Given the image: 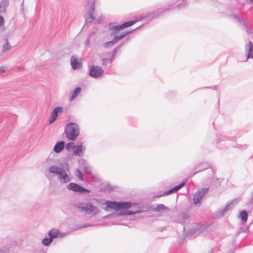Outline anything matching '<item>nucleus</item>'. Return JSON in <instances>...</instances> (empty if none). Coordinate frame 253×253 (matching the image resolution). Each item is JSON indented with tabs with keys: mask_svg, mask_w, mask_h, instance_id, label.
<instances>
[{
	"mask_svg": "<svg viewBox=\"0 0 253 253\" xmlns=\"http://www.w3.org/2000/svg\"><path fill=\"white\" fill-rule=\"evenodd\" d=\"M65 132L68 139L75 140L79 135V127L75 123H69L66 126Z\"/></svg>",
	"mask_w": 253,
	"mask_h": 253,
	"instance_id": "1",
	"label": "nucleus"
},
{
	"mask_svg": "<svg viewBox=\"0 0 253 253\" xmlns=\"http://www.w3.org/2000/svg\"><path fill=\"white\" fill-rule=\"evenodd\" d=\"M76 208L85 214H95L97 212V208L91 203H81L76 206Z\"/></svg>",
	"mask_w": 253,
	"mask_h": 253,
	"instance_id": "2",
	"label": "nucleus"
},
{
	"mask_svg": "<svg viewBox=\"0 0 253 253\" xmlns=\"http://www.w3.org/2000/svg\"><path fill=\"white\" fill-rule=\"evenodd\" d=\"M96 0H89L85 7L89 13V17L86 19L87 22H92L95 20L94 16V3Z\"/></svg>",
	"mask_w": 253,
	"mask_h": 253,
	"instance_id": "3",
	"label": "nucleus"
},
{
	"mask_svg": "<svg viewBox=\"0 0 253 253\" xmlns=\"http://www.w3.org/2000/svg\"><path fill=\"white\" fill-rule=\"evenodd\" d=\"M110 31V36L114 37V39H116V37H120L122 35H124V37L128 34L130 33L131 31H126L120 33V31L122 30L120 28H118V26H115L113 27H110L109 29Z\"/></svg>",
	"mask_w": 253,
	"mask_h": 253,
	"instance_id": "4",
	"label": "nucleus"
},
{
	"mask_svg": "<svg viewBox=\"0 0 253 253\" xmlns=\"http://www.w3.org/2000/svg\"><path fill=\"white\" fill-rule=\"evenodd\" d=\"M104 73V70L99 66L92 65L89 72V75L94 78L101 77Z\"/></svg>",
	"mask_w": 253,
	"mask_h": 253,
	"instance_id": "5",
	"label": "nucleus"
},
{
	"mask_svg": "<svg viewBox=\"0 0 253 253\" xmlns=\"http://www.w3.org/2000/svg\"><path fill=\"white\" fill-rule=\"evenodd\" d=\"M208 189L203 188L198 191L194 195L193 201L195 205L200 204L202 197L208 192Z\"/></svg>",
	"mask_w": 253,
	"mask_h": 253,
	"instance_id": "6",
	"label": "nucleus"
},
{
	"mask_svg": "<svg viewBox=\"0 0 253 253\" xmlns=\"http://www.w3.org/2000/svg\"><path fill=\"white\" fill-rule=\"evenodd\" d=\"M67 188L69 190H72L75 192H86L89 193L90 191L87 189L84 188L83 187L75 183H70L67 186Z\"/></svg>",
	"mask_w": 253,
	"mask_h": 253,
	"instance_id": "7",
	"label": "nucleus"
},
{
	"mask_svg": "<svg viewBox=\"0 0 253 253\" xmlns=\"http://www.w3.org/2000/svg\"><path fill=\"white\" fill-rule=\"evenodd\" d=\"M245 50L247 59L253 58V47L251 41L246 45Z\"/></svg>",
	"mask_w": 253,
	"mask_h": 253,
	"instance_id": "8",
	"label": "nucleus"
},
{
	"mask_svg": "<svg viewBox=\"0 0 253 253\" xmlns=\"http://www.w3.org/2000/svg\"><path fill=\"white\" fill-rule=\"evenodd\" d=\"M81 88L80 87H77L75 88L69 94V100L70 101H73L76 98L81 92Z\"/></svg>",
	"mask_w": 253,
	"mask_h": 253,
	"instance_id": "9",
	"label": "nucleus"
},
{
	"mask_svg": "<svg viewBox=\"0 0 253 253\" xmlns=\"http://www.w3.org/2000/svg\"><path fill=\"white\" fill-rule=\"evenodd\" d=\"M58 174L59 175L60 179L62 182L67 183L70 181V178L68 175L66 173L63 169L60 170Z\"/></svg>",
	"mask_w": 253,
	"mask_h": 253,
	"instance_id": "10",
	"label": "nucleus"
},
{
	"mask_svg": "<svg viewBox=\"0 0 253 253\" xmlns=\"http://www.w3.org/2000/svg\"><path fill=\"white\" fill-rule=\"evenodd\" d=\"M124 38V35L120 36V37H118L116 38V39H113V40L109 41L108 42H105L103 44V46L105 47H109L113 46L116 42H118L119 40H121L122 38Z\"/></svg>",
	"mask_w": 253,
	"mask_h": 253,
	"instance_id": "11",
	"label": "nucleus"
},
{
	"mask_svg": "<svg viewBox=\"0 0 253 253\" xmlns=\"http://www.w3.org/2000/svg\"><path fill=\"white\" fill-rule=\"evenodd\" d=\"M167 9H159L157 11H155V12H154L153 13H149V15L148 16L149 17H150L151 18H156L157 17H158L161 15H162L163 14V12L167 10Z\"/></svg>",
	"mask_w": 253,
	"mask_h": 253,
	"instance_id": "12",
	"label": "nucleus"
},
{
	"mask_svg": "<svg viewBox=\"0 0 253 253\" xmlns=\"http://www.w3.org/2000/svg\"><path fill=\"white\" fill-rule=\"evenodd\" d=\"M84 149V148L82 144L80 145L74 146L73 147V151L74 153L77 155H80L81 154Z\"/></svg>",
	"mask_w": 253,
	"mask_h": 253,
	"instance_id": "13",
	"label": "nucleus"
},
{
	"mask_svg": "<svg viewBox=\"0 0 253 253\" xmlns=\"http://www.w3.org/2000/svg\"><path fill=\"white\" fill-rule=\"evenodd\" d=\"M71 62L72 67L74 70L79 69L81 67L80 63L76 58H74L72 57L71 58Z\"/></svg>",
	"mask_w": 253,
	"mask_h": 253,
	"instance_id": "14",
	"label": "nucleus"
},
{
	"mask_svg": "<svg viewBox=\"0 0 253 253\" xmlns=\"http://www.w3.org/2000/svg\"><path fill=\"white\" fill-rule=\"evenodd\" d=\"M64 148V143L63 141H60L58 143H57L54 147V150L56 153H59L61 152Z\"/></svg>",
	"mask_w": 253,
	"mask_h": 253,
	"instance_id": "15",
	"label": "nucleus"
},
{
	"mask_svg": "<svg viewBox=\"0 0 253 253\" xmlns=\"http://www.w3.org/2000/svg\"><path fill=\"white\" fill-rule=\"evenodd\" d=\"M131 206V204L129 202H119V210L127 209Z\"/></svg>",
	"mask_w": 253,
	"mask_h": 253,
	"instance_id": "16",
	"label": "nucleus"
},
{
	"mask_svg": "<svg viewBox=\"0 0 253 253\" xmlns=\"http://www.w3.org/2000/svg\"><path fill=\"white\" fill-rule=\"evenodd\" d=\"M106 204L108 208L119 210V202L108 201L106 203Z\"/></svg>",
	"mask_w": 253,
	"mask_h": 253,
	"instance_id": "17",
	"label": "nucleus"
},
{
	"mask_svg": "<svg viewBox=\"0 0 253 253\" xmlns=\"http://www.w3.org/2000/svg\"><path fill=\"white\" fill-rule=\"evenodd\" d=\"M48 235L49 237L53 239V238L58 237L60 235V233L58 229H53L49 232Z\"/></svg>",
	"mask_w": 253,
	"mask_h": 253,
	"instance_id": "18",
	"label": "nucleus"
},
{
	"mask_svg": "<svg viewBox=\"0 0 253 253\" xmlns=\"http://www.w3.org/2000/svg\"><path fill=\"white\" fill-rule=\"evenodd\" d=\"M8 4L9 1L8 0H2L0 3V11L5 12Z\"/></svg>",
	"mask_w": 253,
	"mask_h": 253,
	"instance_id": "19",
	"label": "nucleus"
},
{
	"mask_svg": "<svg viewBox=\"0 0 253 253\" xmlns=\"http://www.w3.org/2000/svg\"><path fill=\"white\" fill-rule=\"evenodd\" d=\"M239 217L243 223L246 222L248 219V215L245 211H242L239 213Z\"/></svg>",
	"mask_w": 253,
	"mask_h": 253,
	"instance_id": "20",
	"label": "nucleus"
},
{
	"mask_svg": "<svg viewBox=\"0 0 253 253\" xmlns=\"http://www.w3.org/2000/svg\"><path fill=\"white\" fill-rule=\"evenodd\" d=\"M135 23V21H130L128 22H125L121 25H119L118 26V28H120L121 29V30H122L124 28H127V27L132 26Z\"/></svg>",
	"mask_w": 253,
	"mask_h": 253,
	"instance_id": "21",
	"label": "nucleus"
},
{
	"mask_svg": "<svg viewBox=\"0 0 253 253\" xmlns=\"http://www.w3.org/2000/svg\"><path fill=\"white\" fill-rule=\"evenodd\" d=\"M62 169L56 166H53L49 168V170L51 173L58 174L60 170Z\"/></svg>",
	"mask_w": 253,
	"mask_h": 253,
	"instance_id": "22",
	"label": "nucleus"
},
{
	"mask_svg": "<svg viewBox=\"0 0 253 253\" xmlns=\"http://www.w3.org/2000/svg\"><path fill=\"white\" fill-rule=\"evenodd\" d=\"M113 60V57L110 58H103L102 60V64L104 66H106L108 64H111Z\"/></svg>",
	"mask_w": 253,
	"mask_h": 253,
	"instance_id": "23",
	"label": "nucleus"
},
{
	"mask_svg": "<svg viewBox=\"0 0 253 253\" xmlns=\"http://www.w3.org/2000/svg\"><path fill=\"white\" fill-rule=\"evenodd\" d=\"M58 116V112H52L50 115V119L49 121V123L50 124L53 123L57 118Z\"/></svg>",
	"mask_w": 253,
	"mask_h": 253,
	"instance_id": "24",
	"label": "nucleus"
},
{
	"mask_svg": "<svg viewBox=\"0 0 253 253\" xmlns=\"http://www.w3.org/2000/svg\"><path fill=\"white\" fill-rule=\"evenodd\" d=\"M185 185V183L183 182L178 185L175 186L173 188H172L171 190L169 191L168 193H171L172 192H175L177 191H178L179 189H180L181 188H182L184 185Z\"/></svg>",
	"mask_w": 253,
	"mask_h": 253,
	"instance_id": "25",
	"label": "nucleus"
},
{
	"mask_svg": "<svg viewBox=\"0 0 253 253\" xmlns=\"http://www.w3.org/2000/svg\"><path fill=\"white\" fill-rule=\"evenodd\" d=\"M11 46L8 41V40L7 39H6L5 43L3 45V51H6L7 50H9Z\"/></svg>",
	"mask_w": 253,
	"mask_h": 253,
	"instance_id": "26",
	"label": "nucleus"
},
{
	"mask_svg": "<svg viewBox=\"0 0 253 253\" xmlns=\"http://www.w3.org/2000/svg\"><path fill=\"white\" fill-rule=\"evenodd\" d=\"M53 239L51 238H44L42 240V243L45 246L49 245L52 241Z\"/></svg>",
	"mask_w": 253,
	"mask_h": 253,
	"instance_id": "27",
	"label": "nucleus"
},
{
	"mask_svg": "<svg viewBox=\"0 0 253 253\" xmlns=\"http://www.w3.org/2000/svg\"><path fill=\"white\" fill-rule=\"evenodd\" d=\"M76 175L79 179L82 181L84 180V176L82 174V173L79 169H77L76 172Z\"/></svg>",
	"mask_w": 253,
	"mask_h": 253,
	"instance_id": "28",
	"label": "nucleus"
},
{
	"mask_svg": "<svg viewBox=\"0 0 253 253\" xmlns=\"http://www.w3.org/2000/svg\"><path fill=\"white\" fill-rule=\"evenodd\" d=\"M120 47H121V45L118 46L117 47H116V48H115L113 50V51L112 52V57H113V59L114 58V57L115 56V55L117 53L118 49H120Z\"/></svg>",
	"mask_w": 253,
	"mask_h": 253,
	"instance_id": "29",
	"label": "nucleus"
},
{
	"mask_svg": "<svg viewBox=\"0 0 253 253\" xmlns=\"http://www.w3.org/2000/svg\"><path fill=\"white\" fill-rule=\"evenodd\" d=\"M84 171L85 173H87L88 174H91V171L89 167H85L84 168Z\"/></svg>",
	"mask_w": 253,
	"mask_h": 253,
	"instance_id": "30",
	"label": "nucleus"
},
{
	"mask_svg": "<svg viewBox=\"0 0 253 253\" xmlns=\"http://www.w3.org/2000/svg\"><path fill=\"white\" fill-rule=\"evenodd\" d=\"M157 209L158 210H165L167 209V208L164 205L160 204L157 206Z\"/></svg>",
	"mask_w": 253,
	"mask_h": 253,
	"instance_id": "31",
	"label": "nucleus"
},
{
	"mask_svg": "<svg viewBox=\"0 0 253 253\" xmlns=\"http://www.w3.org/2000/svg\"><path fill=\"white\" fill-rule=\"evenodd\" d=\"M6 67L5 66H1L0 67V75L5 72Z\"/></svg>",
	"mask_w": 253,
	"mask_h": 253,
	"instance_id": "32",
	"label": "nucleus"
},
{
	"mask_svg": "<svg viewBox=\"0 0 253 253\" xmlns=\"http://www.w3.org/2000/svg\"><path fill=\"white\" fill-rule=\"evenodd\" d=\"M73 142H70V143H68L66 144V148L67 149H71L72 148H73Z\"/></svg>",
	"mask_w": 253,
	"mask_h": 253,
	"instance_id": "33",
	"label": "nucleus"
},
{
	"mask_svg": "<svg viewBox=\"0 0 253 253\" xmlns=\"http://www.w3.org/2000/svg\"><path fill=\"white\" fill-rule=\"evenodd\" d=\"M4 24V19L2 16H0V27L2 26Z\"/></svg>",
	"mask_w": 253,
	"mask_h": 253,
	"instance_id": "34",
	"label": "nucleus"
},
{
	"mask_svg": "<svg viewBox=\"0 0 253 253\" xmlns=\"http://www.w3.org/2000/svg\"><path fill=\"white\" fill-rule=\"evenodd\" d=\"M233 18L238 22H240V20H241L240 17L238 15H234Z\"/></svg>",
	"mask_w": 253,
	"mask_h": 253,
	"instance_id": "35",
	"label": "nucleus"
},
{
	"mask_svg": "<svg viewBox=\"0 0 253 253\" xmlns=\"http://www.w3.org/2000/svg\"><path fill=\"white\" fill-rule=\"evenodd\" d=\"M62 108L61 107H55L53 111H62Z\"/></svg>",
	"mask_w": 253,
	"mask_h": 253,
	"instance_id": "36",
	"label": "nucleus"
},
{
	"mask_svg": "<svg viewBox=\"0 0 253 253\" xmlns=\"http://www.w3.org/2000/svg\"><path fill=\"white\" fill-rule=\"evenodd\" d=\"M101 20H102V17H100L96 20V22H94V23H96V24L98 23L101 21Z\"/></svg>",
	"mask_w": 253,
	"mask_h": 253,
	"instance_id": "37",
	"label": "nucleus"
},
{
	"mask_svg": "<svg viewBox=\"0 0 253 253\" xmlns=\"http://www.w3.org/2000/svg\"><path fill=\"white\" fill-rule=\"evenodd\" d=\"M89 43V37H88L85 42V44L88 45Z\"/></svg>",
	"mask_w": 253,
	"mask_h": 253,
	"instance_id": "38",
	"label": "nucleus"
},
{
	"mask_svg": "<svg viewBox=\"0 0 253 253\" xmlns=\"http://www.w3.org/2000/svg\"><path fill=\"white\" fill-rule=\"evenodd\" d=\"M223 179H221V178H218V179H217V182L220 185V183L221 182L222 180Z\"/></svg>",
	"mask_w": 253,
	"mask_h": 253,
	"instance_id": "39",
	"label": "nucleus"
},
{
	"mask_svg": "<svg viewBox=\"0 0 253 253\" xmlns=\"http://www.w3.org/2000/svg\"><path fill=\"white\" fill-rule=\"evenodd\" d=\"M24 8V0H23L21 4V8L23 10Z\"/></svg>",
	"mask_w": 253,
	"mask_h": 253,
	"instance_id": "40",
	"label": "nucleus"
},
{
	"mask_svg": "<svg viewBox=\"0 0 253 253\" xmlns=\"http://www.w3.org/2000/svg\"><path fill=\"white\" fill-rule=\"evenodd\" d=\"M134 213H135V212H129L126 213V214H128V215H130V214H134Z\"/></svg>",
	"mask_w": 253,
	"mask_h": 253,
	"instance_id": "41",
	"label": "nucleus"
},
{
	"mask_svg": "<svg viewBox=\"0 0 253 253\" xmlns=\"http://www.w3.org/2000/svg\"><path fill=\"white\" fill-rule=\"evenodd\" d=\"M250 1H251V2L253 3V0H250Z\"/></svg>",
	"mask_w": 253,
	"mask_h": 253,
	"instance_id": "42",
	"label": "nucleus"
}]
</instances>
